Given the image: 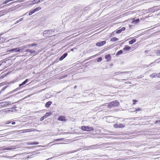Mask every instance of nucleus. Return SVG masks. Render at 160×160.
Returning <instances> with one entry per match:
<instances>
[{
  "instance_id": "obj_1",
  "label": "nucleus",
  "mask_w": 160,
  "mask_h": 160,
  "mask_svg": "<svg viewBox=\"0 0 160 160\" xmlns=\"http://www.w3.org/2000/svg\"><path fill=\"white\" fill-rule=\"evenodd\" d=\"M119 104V102L118 101H114L109 103L108 107L111 108L118 107Z\"/></svg>"
},
{
  "instance_id": "obj_2",
  "label": "nucleus",
  "mask_w": 160,
  "mask_h": 160,
  "mask_svg": "<svg viewBox=\"0 0 160 160\" xmlns=\"http://www.w3.org/2000/svg\"><path fill=\"white\" fill-rule=\"evenodd\" d=\"M81 128L82 130L87 131H93L94 130L93 128L89 126H82Z\"/></svg>"
},
{
  "instance_id": "obj_3",
  "label": "nucleus",
  "mask_w": 160,
  "mask_h": 160,
  "mask_svg": "<svg viewBox=\"0 0 160 160\" xmlns=\"http://www.w3.org/2000/svg\"><path fill=\"white\" fill-rule=\"evenodd\" d=\"M52 32H53V31L52 30H46L43 32V35L44 37H48L49 35L52 33Z\"/></svg>"
},
{
  "instance_id": "obj_4",
  "label": "nucleus",
  "mask_w": 160,
  "mask_h": 160,
  "mask_svg": "<svg viewBox=\"0 0 160 160\" xmlns=\"http://www.w3.org/2000/svg\"><path fill=\"white\" fill-rule=\"evenodd\" d=\"M29 81V80L28 79H26L22 83L19 84V87L17 88L15 90L16 91V89H19L20 88L24 87V85Z\"/></svg>"
},
{
  "instance_id": "obj_5",
  "label": "nucleus",
  "mask_w": 160,
  "mask_h": 160,
  "mask_svg": "<svg viewBox=\"0 0 160 160\" xmlns=\"http://www.w3.org/2000/svg\"><path fill=\"white\" fill-rule=\"evenodd\" d=\"M12 104L11 102L9 101L3 102L0 103V107H4Z\"/></svg>"
},
{
  "instance_id": "obj_6",
  "label": "nucleus",
  "mask_w": 160,
  "mask_h": 160,
  "mask_svg": "<svg viewBox=\"0 0 160 160\" xmlns=\"http://www.w3.org/2000/svg\"><path fill=\"white\" fill-rule=\"evenodd\" d=\"M125 126V125L123 124H121L120 123H117L114 124L113 126V127L115 128H123Z\"/></svg>"
},
{
  "instance_id": "obj_7",
  "label": "nucleus",
  "mask_w": 160,
  "mask_h": 160,
  "mask_svg": "<svg viewBox=\"0 0 160 160\" xmlns=\"http://www.w3.org/2000/svg\"><path fill=\"white\" fill-rule=\"evenodd\" d=\"M106 43V41H103L97 43L96 44V45L97 46L100 47L105 45Z\"/></svg>"
},
{
  "instance_id": "obj_8",
  "label": "nucleus",
  "mask_w": 160,
  "mask_h": 160,
  "mask_svg": "<svg viewBox=\"0 0 160 160\" xmlns=\"http://www.w3.org/2000/svg\"><path fill=\"white\" fill-rule=\"evenodd\" d=\"M10 52H19L20 49L19 48H15L12 49L9 51Z\"/></svg>"
},
{
  "instance_id": "obj_9",
  "label": "nucleus",
  "mask_w": 160,
  "mask_h": 160,
  "mask_svg": "<svg viewBox=\"0 0 160 160\" xmlns=\"http://www.w3.org/2000/svg\"><path fill=\"white\" fill-rule=\"evenodd\" d=\"M68 55V54L67 53H64L62 56L59 58V60L62 61L63 59Z\"/></svg>"
},
{
  "instance_id": "obj_10",
  "label": "nucleus",
  "mask_w": 160,
  "mask_h": 160,
  "mask_svg": "<svg viewBox=\"0 0 160 160\" xmlns=\"http://www.w3.org/2000/svg\"><path fill=\"white\" fill-rule=\"evenodd\" d=\"M52 102L51 101H48L45 104V107L46 108H48L49 107L50 105L52 104Z\"/></svg>"
},
{
  "instance_id": "obj_11",
  "label": "nucleus",
  "mask_w": 160,
  "mask_h": 160,
  "mask_svg": "<svg viewBox=\"0 0 160 160\" xmlns=\"http://www.w3.org/2000/svg\"><path fill=\"white\" fill-rule=\"evenodd\" d=\"M105 58L107 61H108L111 59V55L110 54H107L105 55Z\"/></svg>"
},
{
  "instance_id": "obj_12",
  "label": "nucleus",
  "mask_w": 160,
  "mask_h": 160,
  "mask_svg": "<svg viewBox=\"0 0 160 160\" xmlns=\"http://www.w3.org/2000/svg\"><path fill=\"white\" fill-rule=\"evenodd\" d=\"M13 109V108H10L8 110H5L4 112H6V113H9L12 112Z\"/></svg>"
},
{
  "instance_id": "obj_13",
  "label": "nucleus",
  "mask_w": 160,
  "mask_h": 160,
  "mask_svg": "<svg viewBox=\"0 0 160 160\" xmlns=\"http://www.w3.org/2000/svg\"><path fill=\"white\" fill-rule=\"evenodd\" d=\"M130 49V47L128 45H126L125 47L123 48L124 50H127L129 51Z\"/></svg>"
},
{
  "instance_id": "obj_14",
  "label": "nucleus",
  "mask_w": 160,
  "mask_h": 160,
  "mask_svg": "<svg viewBox=\"0 0 160 160\" xmlns=\"http://www.w3.org/2000/svg\"><path fill=\"white\" fill-rule=\"evenodd\" d=\"M26 52H29L31 53H33L35 52V51L31 50L29 49H27L26 50Z\"/></svg>"
},
{
  "instance_id": "obj_15",
  "label": "nucleus",
  "mask_w": 160,
  "mask_h": 160,
  "mask_svg": "<svg viewBox=\"0 0 160 160\" xmlns=\"http://www.w3.org/2000/svg\"><path fill=\"white\" fill-rule=\"evenodd\" d=\"M136 41V39H132L131 40L129 41V44H133Z\"/></svg>"
},
{
  "instance_id": "obj_16",
  "label": "nucleus",
  "mask_w": 160,
  "mask_h": 160,
  "mask_svg": "<svg viewBox=\"0 0 160 160\" xmlns=\"http://www.w3.org/2000/svg\"><path fill=\"white\" fill-rule=\"evenodd\" d=\"M58 120H66L64 116H59L58 118Z\"/></svg>"
},
{
  "instance_id": "obj_17",
  "label": "nucleus",
  "mask_w": 160,
  "mask_h": 160,
  "mask_svg": "<svg viewBox=\"0 0 160 160\" xmlns=\"http://www.w3.org/2000/svg\"><path fill=\"white\" fill-rule=\"evenodd\" d=\"M118 38L116 37H113L111 38V41L113 42H115L116 41H118Z\"/></svg>"
},
{
  "instance_id": "obj_18",
  "label": "nucleus",
  "mask_w": 160,
  "mask_h": 160,
  "mask_svg": "<svg viewBox=\"0 0 160 160\" xmlns=\"http://www.w3.org/2000/svg\"><path fill=\"white\" fill-rule=\"evenodd\" d=\"M26 48V46H24L23 47H20V48H19V49H20V52H22V50Z\"/></svg>"
},
{
  "instance_id": "obj_19",
  "label": "nucleus",
  "mask_w": 160,
  "mask_h": 160,
  "mask_svg": "<svg viewBox=\"0 0 160 160\" xmlns=\"http://www.w3.org/2000/svg\"><path fill=\"white\" fill-rule=\"evenodd\" d=\"M51 114V113L50 112H46L45 115H44V117L45 118H47L48 116H49V115H50Z\"/></svg>"
},
{
  "instance_id": "obj_20",
  "label": "nucleus",
  "mask_w": 160,
  "mask_h": 160,
  "mask_svg": "<svg viewBox=\"0 0 160 160\" xmlns=\"http://www.w3.org/2000/svg\"><path fill=\"white\" fill-rule=\"evenodd\" d=\"M140 21V20L139 18L137 19H136L134 20L132 22L134 23H135V24H136L138 22H139Z\"/></svg>"
},
{
  "instance_id": "obj_21",
  "label": "nucleus",
  "mask_w": 160,
  "mask_h": 160,
  "mask_svg": "<svg viewBox=\"0 0 160 160\" xmlns=\"http://www.w3.org/2000/svg\"><path fill=\"white\" fill-rule=\"evenodd\" d=\"M122 52H122V50H120L117 52V53L116 54V55L122 54Z\"/></svg>"
},
{
  "instance_id": "obj_22",
  "label": "nucleus",
  "mask_w": 160,
  "mask_h": 160,
  "mask_svg": "<svg viewBox=\"0 0 160 160\" xmlns=\"http://www.w3.org/2000/svg\"><path fill=\"white\" fill-rule=\"evenodd\" d=\"M39 144V142H32L30 143H28V145H35V144Z\"/></svg>"
},
{
  "instance_id": "obj_23",
  "label": "nucleus",
  "mask_w": 160,
  "mask_h": 160,
  "mask_svg": "<svg viewBox=\"0 0 160 160\" xmlns=\"http://www.w3.org/2000/svg\"><path fill=\"white\" fill-rule=\"evenodd\" d=\"M35 12V11H34V9L33 10H32L29 13V15L30 16L32 15V14L34 13Z\"/></svg>"
},
{
  "instance_id": "obj_24",
  "label": "nucleus",
  "mask_w": 160,
  "mask_h": 160,
  "mask_svg": "<svg viewBox=\"0 0 160 160\" xmlns=\"http://www.w3.org/2000/svg\"><path fill=\"white\" fill-rule=\"evenodd\" d=\"M41 9V8L40 7H38L35 8L34 9V11L35 12L38 11L39 10H40Z\"/></svg>"
},
{
  "instance_id": "obj_25",
  "label": "nucleus",
  "mask_w": 160,
  "mask_h": 160,
  "mask_svg": "<svg viewBox=\"0 0 160 160\" xmlns=\"http://www.w3.org/2000/svg\"><path fill=\"white\" fill-rule=\"evenodd\" d=\"M5 40L4 38L0 37V42H2Z\"/></svg>"
},
{
  "instance_id": "obj_26",
  "label": "nucleus",
  "mask_w": 160,
  "mask_h": 160,
  "mask_svg": "<svg viewBox=\"0 0 160 160\" xmlns=\"http://www.w3.org/2000/svg\"><path fill=\"white\" fill-rule=\"evenodd\" d=\"M150 77H152V78H153L156 77V74L155 73H152L150 75Z\"/></svg>"
},
{
  "instance_id": "obj_27",
  "label": "nucleus",
  "mask_w": 160,
  "mask_h": 160,
  "mask_svg": "<svg viewBox=\"0 0 160 160\" xmlns=\"http://www.w3.org/2000/svg\"><path fill=\"white\" fill-rule=\"evenodd\" d=\"M102 59L100 57V58H99L97 59V61L98 62H101L102 61Z\"/></svg>"
},
{
  "instance_id": "obj_28",
  "label": "nucleus",
  "mask_w": 160,
  "mask_h": 160,
  "mask_svg": "<svg viewBox=\"0 0 160 160\" xmlns=\"http://www.w3.org/2000/svg\"><path fill=\"white\" fill-rule=\"evenodd\" d=\"M156 76L157 77L160 78V72L156 74Z\"/></svg>"
},
{
  "instance_id": "obj_29",
  "label": "nucleus",
  "mask_w": 160,
  "mask_h": 160,
  "mask_svg": "<svg viewBox=\"0 0 160 160\" xmlns=\"http://www.w3.org/2000/svg\"><path fill=\"white\" fill-rule=\"evenodd\" d=\"M135 109H136L135 111L136 112H137L141 111V109L140 108H137V109H136V108H135Z\"/></svg>"
},
{
  "instance_id": "obj_30",
  "label": "nucleus",
  "mask_w": 160,
  "mask_h": 160,
  "mask_svg": "<svg viewBox=\"0 0 160 160\" xmlns=\"http://www.w3.org/2000/svg\"><path fill=\"white\" fill-rule=\"evenodd\" d=\"M7 88V87L6 86H4V87L1 90V91H4L5 89L6 88Z\"/></svg>"
},
{
  "instance_id": "obj_31",
  "label": "nucleus",
  "mask_w": 160,
  "mask_h": 160,
  "mask_svg": "<svg viewBox=\"0 0 160 160\" xmlns=\"http://www.w3.org/2000/svg\"><path fill=\"white\" fill-rule=\"evenodd\" d=\"M122 32V31L121 30V29H119V30H117L116 32V33H121V32Z\"/></svg>"
},
{
  "instance_id": "obj_32",
  "label": "nucleus",
  "mask_w": 160,
  "mask_h": 160,
  "mask_svg": "<svg viewBox=\"0 0 160 160\" xmlns=\"http://www.w3.org/2000/svg\"><path fill=\"white\" fill-rule=\"evenodd\" d=\"M111 117L110 116H108L107 117H105L103 118V119H109L108 118Z\"/></svg>"
},
{
  "instance_id": "obj_33",
  "label": "nucleus",
  "mask_w": 160,
  "mask_h": 160,
  "mask_svg": "<svg viewBox=\"0 0 160 160\" xmlns=\"http://www.w3.org/2000/svg\"><path fill=\"white\" fill-rule=\"evenodd\" d=\"M9 2V1H8V0H6V1H5L3 3V4H6L7 3H8V2Z\"/></svg>"
},
{
  "instance_id": "obj_34",
  "label": "nucleus",
  "mask_w": 160,
  "mask_h": 160,
  "mask_svg": "<svg viewBox=\"0 0 160 160\" xmlns=\"http://www.w3.org/2000/svg\"><path fill=\"white\" fill-rule=\"evenodd\" d=\"M157 88L158 89L160 90V82H159L158 84V85L157 87Z\"/></svg>"
},
{
  "instance_id": "obj_35",
  "label": "nucleus",
  "mask_w": 160,
  "mask_h": 160,
  "mask_svg": "<svg viewBox=\"0 0 160 160\" xmlns=\"http://www.w3.org/2000/svg\"><path fill=\"white\" fill-rule=\"evenodd\" d=\"M12 148H4V150H12Z\"/></svg>"
},
{
  "instance_id": "obj_36",
  "label": "nucleus",
  "mask_w": 160,
  "mask_h": 160,
  "mask_svg": "<svg viewBox=\"0 0 160 160\" xmlns=\"http://www.w3.org/2000/svg\"><path fill=\"white\" fill-rule=\"evenodd\" d=\"M96 145H91V146L88 147V148H93V147H95Z\"/></svg>"
},
{
  "instance_id": "obj_37",
  "label": "nucleus",
  "mask_w": 160,
  "mask_h": 160,
  "mask_svg": "<svg viewBox=\"0 0 160 160\" xmlns=\"http://www.w3.org/2000/svg\"><path fill=\"white\" fill-rule=\"evenodd\" d=\"M63 140V138H60V139H58L55 140L56 141H61Z\"/></svg>"
},
{
  "instance_id": "obj_38",
  "label": "nucleus",
  "mask_w": 160,
  "mask_h": 160,
  "mask_svg": "<svg viewBox=\"0 0 160 160\" xmlns=\"http://www.w3.org/2000/svg\"><path fill=\"white\" fill-rule=\"evenodd\" d=\"M34 1L35 2V3H37L40 2V0H34Z\"/></svg>"
},
{
  "instance_id": "obj_39",
  "label": "nucleus",
  "mask_w": 160,
  "mask_h": 160,
  "mask_svg": "<svg viewBox=\"0 0 160 160\" xmlns=\"http://www.w3.org/2000/svg\"><path fill=\"white\" fill-rule=\"evenodd\" d=\"M36 45V44L35 43H33L32 44H30V46H32V47L35 46Z\"/></svg>"
},
{
  "instance_id": "obj_40",
  "label": "nucleus",
  "mask_w": 160,
  "mask_h": 160,
  "mask_svg": "<svg viewBox=\"0 0 160 160\" xmlns=\"http://www.w3.org/2000/svg\"><path fill=\"white\" fill-rule=\"evenodd\" d=\"M157 54L158 55H160V50H158L157 52Z\"/></svg>"
},
{
  "instance_id": "obj_41",
  "label": "nucleus",
  "mask_w": 160,
  "mask_h": 160,
  "mask_svg": "<svg viewBox=\"0 0 160 160\" xmlns=\"http://www.w3.org/2000/svg\"><path fill=\"white\" fill-rule=\"evenodd\" d=\"M125 28L124 27H122V28L121 29V30L122 31H123L125 30Z\"/></svg>"
},
{
  "instance_id": "obj_42",
  "label": "nucleus",
  "mask_w": 160,
  "mask_h": 160,
  "mask_svg": "<svg viewBox=\"0 0 160 160\" xmlns=\"http://www.w3.org/2000/svg\"><path fill=\"white\" fill-rule=\"evenodd\" d=\"M45 118L44 117V116L43 117H42L41 119H40V120H43L45 118Z\"/></svg>"
},
{
  "instance_id": "obj_43",
  "label": "nucleus",
  "mask_w": 160,
  "mask_h": 160,
  "mask_svg": "<svg viewBox=\"0 0 160 160\" xmlns=\"http://www.w3.org/2000/svg\"><path fill=\"white\" fill-rule=\"evenodd\" d=\"M137 101H136V100H133V105H134L135 104V102H137Z\"/></svg>"
},
{
  "instance_id": "obj_44",
  "label": "nucleus",
  "mask_w": 160,
  "mask_h": 160,
  "mask_svg": "<svg viewBox=\"0 0 160 160\" xmlns=\"http://www.w3.org/2000/svg\"><path fill=\"white\" fill-rule=\"evenodd\" d=\"M160 122V120H159V121H156L155 123H158L159 122Z\"/></svg>"
},
{
  "instance_id": "obj_45",
  "label": "nucleus",
  "mask_w": 160,
  "mask_h": 160,
  "mask_svg": "<svg viewBox=\"0 0 160 160\" xmlns=\"http://www.w3.org/2000/svg\"><path fill=\"white\" fill-rule=\"evenodd\" d=\"M28 130V129H25V130H24V131H25L24 132H29Z\"/></svg>"
},
{
  "instance_id": "obj_46",
  "label": "nucleus",
  "mask_w": 160,
  "mask_h": 160,
  "mask_svg": "<svg viewBox=\"0 0 160 160\" xmlns=\"http://www.w3.org/2000/svg\"><path fill=\"white\" fill-rule=\"evenodd\" d=\"M23 20V18H20L19 20H18L19 22H20V21H22V20Z\"/></svg>"
},
{
  "instance_id": "obj_47",
  "label": "nucleus",
  "mask_w": 160,
  "mask_h": 160,
  "mask_svg": "<svg viewBox=\"0 0 160 160\" xmlns=\"http://www.w3.org/2000/svg\"><path fill=\"white\" fill-rule=\"evenodd\" d=\"M26 48L27 47H29L30 46H30V44H28V45H26Z\"/></svg>"
},
{
  "instance_id": "obj_48",
  "label": "nucleus",
  "mask_w": 160,
  "mask_h": 160,
  "mask_svg": "<svg viewBox=\"0 0 160 160\" xmlns=\"http://www.w3.org/2000/svg\"><path fill=\"white\" fill-rule=\"evenodd\" d=\"M19 22V21H17L16 22H15V23L14 24H16L17 23H18V22Z\"/></svg>"
},
{
  "instance_id": "obj_49",
  "label": "nucleus",
  "mask_w": 160,
  "mask_h": 160,
  "mask_svg": "<svg viewBox=\"0 0 160 160\" xmlns=\"http://www.w3.org/2000/svg\"><path fill=\"white\" fill-rule=\"evenodd\" d=\"M15 122H12V125H14V124H15Z\"/></svg>"
},
{
  "instance_id": "obj_50",
  "label": "nucleus",
  "mask_w": 160,
  "mask_h": 160,
  "mask_svg": "<svg viewBox=\"0 0 160 160\" xmlns=\"http://www.w3.org/2000/svg\"><path fill=\"white\" fill-rule=\"evenodd\" d=\"M141 78V77H140V76H138L137 78Z\"/></svg>"
},
{
  "instance_id": "obj_51",
  "label": "nucleus",
  "mask_w": 160,
  "mask_h": 160,
  "mask_svg": "<svg viewBox=\"0 0 160 160\" xmlns=\"http://www.w3.org/2000/svg\"><path fill=\"white\" fill-rule=\"evenodd\" d=\"M73 49H74V48L72 49L71 50V51H73Z\"/></svg>"
},
{
  "instance_id": "obj_52",
  "label": "nucleus",
  "mask_w": 160,
  "mask_h": 160,
  "mask_svg": "<svg viewBox=\"0 0 160 160\" xmlns=\"http://www.w3.org/2000/svg\"><path fill=\"white\" fill-rule=\"evenodd\" d=\"M123 73V72H119V73H120V74H121V73Z\"/></svg>"
},
{
  "instance_id": "obj_53",
  "label": "nucleus",
  "mask_w": 160,
  "mask_h": 160,
  "mask_svg": "<svg viewBox=\"0 0 160 160\" xmlns=\"http://www.w3.org/2000/svg\"><path fill=\"white\" fill-rule=\"evenodd\" d=\"M8 1L10 2V1H13V0H8Z\"/></svg>"
},
{
  "instance_id": "obj_54",
  "label": "nucleus",
  "mask_w": 160,
  "mask_h": 160,
  "mask_svg": "<svg viewBox=\"0 0 160 160\" xmlns=\"http://www.w3.org/2000/svg\"><path fill=\"white\" fill-rule=\"evenodd\" d=\"M7 157L8 158H10V157H9V156H7Z\"/></svg>"
},
{
  "instance_id": "obj_55",
  "label": "nucleus",
  "mask_w": 160,
  "mask_h": 160,
  "mask_svg": "<svg viewBox=\"0 0 160 160\" xmlns=\"http://www.w3.org/2000/svg\"><path fill=\"white\" fill-rule=\"evenodd\" d=\"M63 78H65V76H63Z\"/></svg>"
},
{
  "instance_id": "obj_56",
  "label": "nucleus",
  "mask_w": 160,
  "mask_h": 160,
  "mask_svg": "<svg viewBox=\"0 0 160 160\" xmlns=\"http://www.w3.org/2000/svg\"><path fill=\"white\" fill-rule=\"evenodd\" d=\"M76 88V86H75L74 88Z\"/></svg>"
},
{
  "instance_id": "obj_57",
  "label": "nucleus",
  "mask_w": 160,
  "mask_h": 160,
  "mask_svg": "<svg viewBox=\"0 0 160 160\" xmlns=\"http://www.w3.org/2000/svg\"><path fill=\"white\" fill-rule=\"evenodd\" d=\"M1 92H2V91H0V93H1Z\"/></svg>"
},
{
  "instance_id": "obj_58",
  "label": "nucleus",
  "mask_w": 160,
  "mask_h": 160,
  "mask_svg": "<svg viewBox=\"0 0 160 160\" xmlns=\"http://www.w3.org/2000/svg\"><path fill=\"white\" fill-rule=\"evenodd\" d=\"M142 119H146L145 118H143Z\"/></svg>"
}]
</instances>
